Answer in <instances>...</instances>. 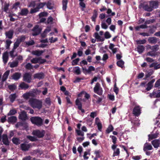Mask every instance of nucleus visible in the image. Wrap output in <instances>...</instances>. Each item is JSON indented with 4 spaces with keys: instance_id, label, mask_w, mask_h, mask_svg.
Instances as JSON below:
<instances>
[{
    "instance_id": "e433bc0d",
    "label": "nucleus",
    "mask_w": 160,
    "mask_h": 160,
    "mask_svg": "<svg viewBox=\"0 0 160 160\" xmlns=\"http://www.w3.org/2000/svg\"><path fill=\"white\" fill-rule=\"evenodd\" d=\"M98 16V13L97 12L96 10H94V13L92 16L91 18V19L92 21L93 22H95V19L97 18Z\"/></svg>"
},
{
    "instance_id": "052dcab7",
    "label": "nucleus",
    "mask_w": 160,
    "mask_h": 160,
    "mask_svg": "<svg viewBox=\"0 0 160 160\" xmlns=\"http://www.w3.org/2000/svg\"><path fill=\"white\" fill-rule=\"evenodd\" d=\"M49 40L51 43H54L58 40V38H53V37H52L49 39Z\"/></svg>"
},
{
    "instance_id": "423d86ee",
    "label": "nucleus",
    "mask_w": 160,
    "mask_h": 160,
    "mask_svg": "<svg viewBox=\"0 0 160 160\" xmlns=\"http://www.w3.org/2000/svg\"><path fill=\"white\" fill-rule=\"evenodd\" d=\"M117 145L116 144H113L112 146V148L113 151V157L118 156L120 154V149L117 148Z\"/></svg>"
},
{
    "instance_id": "4be33fe9",
    "label": "nucleus",
    "mask_w": 160,
    "mask_h": 160,
    "mask_svg": "<svg viewBox=\"0 0 160 160\" xmlns=\"http://www.w3.org/2000/svg\"><path fill=\"white\" fill-rule=\"evenodd\" d=\"M2 141L5 144L8 145L9 144V142L7 135L3 134L2 135Z\"/></svg>"
},
{
    "instance_id": "2eb2a0df",
    "label": "nucleus",
    "mask_w": 160,
    "mask_h": 160,
    "mask_svg": "<svg viewBox=\"0 0 160 160\" xmlns=\"http://www.w3.org/2000/svg\"><path fill=\"white\" fill-rule=\"evenodd\" d=\"M44 75L42 72L37 73L34 75V77L35 78H37L40 79L43 78H44Z\"/></svg>"
},
{
    "instance_id": "603ef678",
    "label": "nucleus",
    "mask_w": 160,
    "mask_h": 160,
    "mask_svg": "<svg viewBox=\"0 0 160 160\" xmlns=\"http://www.w3.org/2000/svg\"><path fill=\"white\" fill-rule=\"evenodd\" d=\"M14 50L13 49V50L9 52L10 56L12 58H14L17 55V54L15 52Z\"/></svg>"
},
{
    "instance_id": "a18cd8bd",
    "label": "nucleus",
    "mask_w": 160,
    "mask_h": 160,
    "mask_svg": "<svg viewBox=\"0 0 160 160\" xmlns=\"http://www.w3.org/2000/svg\"><path fill=\"white\" fill-rule=\"evenodd\" d=\"M17 113V111L14 109H11L8 113V115H14Z\"/></svg>"
},
{
    "instance_id": "774afa93",
    "label": "nucleus",
    "mask_w": 160,
    "mask_h": 160,
    "mask_svg": "<svg viewBox=\"0 0 160 160\" xmlns=\"http://www.w3.org/2000/svg\"><path fill=\"white\" fill-rule=\"evenodd\" d=\"M154 87L156 88H159L160 87V79L157 80L155 83Z\"/></svg>"
},
{
    "instance_id": "412c9836",
    "label": "nucleus",
    "mask_w": 160,
    "mask_h": 160,
    "mask_svg": "<svg viewBox=\"0 0 160 160\" xmlns=\"http://www.w3.org/2000/svg\"><path fill=\"white\" fill-rule=\"evenodd\" d=\"M152 148L151 145L148 144L147 142H146L144 145L143 150L144 151L147 150H151Z\"/></svg>"
},
{
    "instance_id": "c756f323",
    "label": "nucleus",
    "mask_w": 160,
    "mask_h": 160,
    "mask_svg": "<svg viewBox=\"0 0 160 160\" xmlns=\"http://www.w3.org/2000/svg\"><path fill=\"white\" fill-rule=\"evenodd\" d=\"M5 86L7 87L8 86V88L11 91H13L16 88V86L14 84H12V85H7L6 84Z\"/></svg>"
},
{
    "instance_id": "39448f33",
    "label": "nucleus",
    "mask_w": 160,
    "mask_h": 160,
    "mask_svg": "<svg viewBox=\"0 0 160 160\" xmlns=\"http://www.w3.org/2000/svg\"><path fill=\"white\" fill-rule=\"evenodd\" d=\"M32 134L39 138L43 137L45 134V131L43 130H35L33 131Z\"/></svg>"
},
{
    "instance_id": "37998d69",
    "label": "nucleus",
    "mask_w": 160,
    "mask_h": 160,
    "mask_svg": "<svg viewBox=\"0 0 160 160\" xmlns=\"http://www.w3.org/2000/svg\"><path fill=\"white\" fill-rule=\"evenodd\" d=\"M76 104L78 106V109H81V107H82V106L80 100L78 98L76 100Z\"/></svg>"
},
{
    "instance_id": "bf43d9fd",
    "label": "nucleus",
    "mask_w": 160,
    "mask_h": 160,
    "mask_svg": "<svg viewBox=\"0 0 160 160\" xmlns=\"http://www.w3.org/2000/svg\"><path fill=\"white\" fill-rule=\"evenodd\" d=\"M39 9L37 7L36 8H32L31 9L30 13H33L36 12L38 11Z\"/></svg>"
},
{
    "instance_id": "bb28decb",
    "label": "nucleus",
    "mask_w": 160,
    "mask_h": 160,
    "mask_svg": "<svg viewBox=\"0 0 160 160\" xmlns=\"http://www.w3.org/2000/svg\"><path fill=\"white\" fill-rule=\"evenodd\" d=\"M44 51L42 50H35L33 51L32 52V54L33 55L39 56L41 55L43 52Z\"/></svg>"
},
{
    "instance_id": "c9c22d12",
    "label": "nucleus",
    "mask_w": 160,
    "mask_h": 160,
    "mask_svg": "<svg viewBox=\"0 0 160 160\" xmlns=\"http://www.w3.org/2000/svg\"><path fill=\"white\" fill-rule=\"evenodd\" d=\"M68 0H63L62 1V9L63 10H66L67 8V4Z\"/></svg>"
},
{
    "instance_id": "4c0bfd02",
    "label": "nucleus",
    "mask_w": 160,
    "mask_h": 160,
    "mask_svg": "<svg viewBox=\"0 0 160 160\" xmlns=\"http://www.w3.org/2000/svg\"><path fill=\"white\" fill-rule=\"evenodd\" d=\"M82 94L84 95L85 97L87 99L89 98L90 97L89 94H88L87 93L84 91L82 92L80 94L78 95V96L79 97H80Z\"/></svg>"
},
{
    "instance_id": "680f3d73",
    "label": "nucleus",
    "mask_w": 160,
    "mask_h": 160,
    "mask_svg": "<svg viewBox=\"0 0 160 160\" xmlns=\"http://www.w3.org/2000/svg\"><path fill=\"white\" fill-rule=\"evenodd\" d=\"M26 44L28 46L33 45L34 43V42L33 40H31L25 42Z\"/></svg>"
},
{
    "instance_id": "473e14b6",
    "label": "nucleus",
    "mask_w": 160,
    "mask_h": 160,
    "mask_svg": "<svg viewBox=\"0 0 160 160\" xmlns=\"http://www.w3.org/2000/svg\"><path fill=\"white\" fill-rule=\"evenodd\" d=\"M137 51L139 53H142L144 50V47L142 45H139L137 48Z\"/></svg>"
},
{
    "instance_id": "5701e85b",
    "label": "nucleus",
    "mask_w": 160,
    "mask_h": 160,
    "mask_svg": "<svg viewBox=\"0 0 160 160\" xmlns=\"http://www.w3.org/2000/svg\"><path fill=\"white\" fill-rule=\"evenodd\" d=\"M148 40L149 43L152 44H155L157 41V38L154 37L149 38Z\"/></svg>"
},
{
    "instance_id": "393cba45",
    "label": "nucleus",
    "mask_w": 160,
    "mask_h": 160,
    "mask_svg": "<svg viewBox=\"0 0 160 160\" xmlns=\"http://www.w3.org/2000/svg\"><path fill=\"white\" fill-rule=\"evenodd\" d=\"M13 33V32L12 30H10L9 31L6 32V36L8 38L11 39L12 37Z\"/></svg>"
},
{
    "instance_id": "ddd939ff",
    "label": "nucleus",
    "mask_w": 160,
    "mask_h": 160,
    "mask_svg": "<svg viewBox=\"0 0 160 160\" xmlns=\"http://www.w3.org/2000/svg\"><path fill=\"white\" fill-rule=\"evenodd\" d=\"M94 36L98 42H103L105 40L103 37L101 36L97 32L95 33Z\"/></svg>"
},
{
    "instance_id": "f03ea898",
    "label": "nucleus",
    "mask_w": 160,
    "mask_h": 160,
    "mask_svg": "<svg viewBox=\"0 0 160 160\" xmlns=\"http://www.w3.org/2000/svg\"><path fill=\"white\" fill-rule=\"evenodd\" d=\"M31 121L33 123L37 126H40L42 124V119L39 117H32L31 118Z\"/></svg>"
},
{
    "instance_id": "2f4dec72",
    "label": "nucleus",
    "mask_w": 160,
    "mask_h": 160,
    "mask_svg": "<svg viewBox=\"0 0 160 160\" xmlns=\"http://www.w3.org/2000/svg\"><path fill=\"white\" fill-rule=\"evenodd\" d=\"M114 45L112 43H110L109 46V48L111 50L113 53H115L117 52V48H114Z\"/></svg>"
},
{
    "instance_id": "b1692460",
    "label": "nucleus",
    "mask_w": 160,
    "mask_h": 160,
    "mask_svg": "<svg viewBox=\"0 0 160 160\" xmlns=\"http://www.w3.org/2000/svg\"><path fill=\"white\" fill-rule=\"evenodd\" d=\"M51 30V28L49 27H48L46 28L43 33L41 34L42 37L43 38L45 37L47 33H48Z\"/></svg>"
},
{
    "instance_id": "4468645a",
    "label": "nucleus",
    "mask_w": 160,
    "mask_h": 160,
    "mask_svg": "<svg viewBox=\"0 0 160 160\" xmlns=\"http://www.w3.org/2000/svg\"><path fill=\"white\" fill-rule=\"evenodd\" d=\"M19 118L22 120H26L28 118L26 113L23 111L22 112L19 114Z\"/></svg>"
},
{
    "instance_id": "a878e982",
    "label": "nucleus",
    "mask_w": 160,
    "mask_h": 160,
    "mask_svg": "<svg viewBox=\"0 0 160 160\" xmlns=\"http://www.w3.org/2000/svg\"><path fill=\"white\" fill-rule=\"evenodd\" d=\"M150 68L154 67V69H157L160 68V64H158L156 62L152 63L150 65Z\"/></svg>"
},
{
    "instance_id": "58836bf2",
    "label": "nucleus",
    "mask_w": 160,
    "mask_h": 160,
    "mask_svg": "<svg viewBox=\"0 0 160 160\" xmlns=\"http://www.w3.org/2000/svg\"><path fill=\"white\" fill-rule=\"evenodd\" d=\"M114 128L112 125H110L109 126L106 130V132L107 133H109L113 130Z\"/></svg>"
},
{
    "instance_id": "de8ad7c7",
    "label": "nucleus",
    "mask_w": 160,
    "mask_h": 160,
    "mask_svg": "<svg viewBox=\"0 0 160 160\" xmlns=\"http://www.w3.org/2000/svg\"><path fill=\"white\" fill-rule=\"evenodd\" d=\"M95 70V68L93 66H90L87 69H86V71L88 72H90L91 71H94Z\"/></svg>"
},
{
    "instance_id": "09e8293b",
    "label": "nucleus",
    "mask_w": 160,
    "mask_h": 160,
    "mask_svg": "<svg viewBox=\"0 0 160 160\" xmlns=\"http://www.w3.org/2000/svg\"><path fill=\"white\" fill-rule=\"evenodd\" d=\"M147 55L150 56L152 57L155 56L157 55V53L155 52L152 51L148 52L147 54Z\"/></svg>"
},
{
    "instance_id": "864d4df0",
    "label": "nucleus",
    "mask_w": 160,
    "mask_h": 160,
    "mask_svg": "<svg viewBox=\"0 0 160 160\" xmlns=\"http://www.w3.org/2000/svg\"><path fill=\"white\" fill-rule=\"evenodd\" d=\"M38 15L39 18H41L42 17L47 16H48V13L47 12H43L40 13Z\"/></svg>"
},
{
    "instance_id": "a19ab883",
    "label": "nucleus",
    "mask_w": 160,
    "mask_h": 160,
    "mask_svg": "<svg viewBox=\"0 0 160 160\" xmlns=\"http://www.w3.org/2000/svg\"><path fill=\"white\" fill-rule=\"evenodd\" d=\"M16 97V94H11L9 97L11 102H13L14 101Z\"/></svg>"
},
{
    "instance_id": "6e6552de",
    "label": "nucleus",
    "mask_w": 160,
    "mask_h": 160,
    "mask_svg": "<svg viewBox=\"0 0 160 160\" xmlns=\"http://www.w3.org/2000/svg\"><path fill=\"white\" fill-rule=\"evenodd\" d=\"M9 72L10 71L8 70L6 71L3 74L2 79L1 82L0 83V88L2 87V84L7 79Z\"/></svg>"
},
{
    "instance_id": "f3484780",
    "label": "nucleus",
    "mask_w": 160,
    "mask_h": 160,
    "mask_svg": "<svg viewBox=\"0 0 160 160\" xmlns=\"http://www.w3.org/2000/svg\"><path fill=\"white\" fill-rule=\"evenodd\" d=\"M95 123L97 125L98 130L101 131L102 128V125L100 122L99 119L98 118H96L95 119Z\"/></svg>"
},
{
    "instance_id": "72a5a7b5",
    "label": "nucleus",
    "mask_w": 160,
    "mask_h": 160,
    "mask_svg": "<svg viewBox=\"0 0 160 160\" xmlns=\"http://www.w3.org/2000/svg\"><path fill=\"white\" fill-rule=\"evenodd\" d=\"M17 119L16 117L11 116L8 118V121L10 122H16Z\"/></svg>"
},
{
    "instance_id": "7c9ffc66",
    "label": "nucleus",
    "mask_w": 160,
    "mask_h": 160,
    "mask_svg": "<svg viewBox=\"0 0 160 160\" xmlns=\"http://www.w3.org/2000/svg\"><path fill=\"white\" fill-rule=\"evenodd\" d=\"M19 87L22 89H26L29 87V86L27 84L22 82L19 85Z\"/></svg>"
},
{
    "instance_id": "6ab92c4d",
    "label": "nucleus",
    "mask_w": 160,
    "mask_h": 160,
    "mask_svg": "<svg viewBox=\"0 0 160 160\" xmlns=\"http://www.w3.org/2000/svg\"><path fill=\"white\" fill-rule=\"evenodd\" d=\"M8 52H4L2 55V59L4 63H6L8 60Z\"/></svg>"
},
{
    "instance_id": "9b49d317",
    "label": "nucleus",
    "mask_w": 160,
    "mask_h": 160,
    "mask_svg": "<svg viewBox=\"0 0 160 160\" xmlns=\"http://www.w3.org/2000/svg\"><path fill=\"white\" fill-rule=\"evenodd\" d=\"M31 75L29 73H25L23 76L24 81L28 82H30L31 79Z\"/></svg>"
},
{
    "instance_id": "8fccbe9b",
    "label": "nucleus",
    "mask_w": 160,
    "mask_h": 160,
    "mask_svg": "<svg viewBox=\"0 0 160 160\" xmlns=\"http://www.w3.org/2000/svg\"><path fill=\"white\" fill-rule=\"evenodd\" d=\"M105 38L106 39H108L111 37V35L110 34V33L107 31L105 32L104 34Z\"/></svg>"
},
{
    "instance_id": "5fc2aeb1",
    "label": "nucleus",
    "mask_w": 160,
    "mask_h": 160,
    "mask_svg": "<svg viewBox=\"0 0 160 160\" xmlns=\"http://www.w3.org/2000/svg\"><path fill=\"white\" fill-rule=\"evenodd\" d=\"M12 43V42L9 40H7L6 41V48H7L8 49Z\"/></svg>"
},
{
    "instance_id": "338daca9",
    "label": "nucleus",
    "mask_w": 160,
    "mask_h": 160,
    "mask_svg": "<svg viewBox=\"0 0 160 160\" xmlns=\"http://www.w3.org/2000/svg\"><path fill=\"white\" fill-rule=\"evenodd\" d=\"M46 5L48 8L49 9H52L53 7L51 2H48L47 3H46Z\"/></svg>"
},
{
    "instance_id": "aec40b11",
    "label": "nucleus",
    "mask_w": 160,
    "mask_h": 160,
    "mask_svg": "<svg viewBox=\"0 0 160 160\" xmlns=\"http://www.w3.org/2000/svg\"><path fill=\"white\" fill-rule=\"evenodd\" d=\"M158 47L159 46L157 45H156L152 46H151L150 45H148L147 46L148 48H150L151 50L155 52L158 50Z\"/></svg>"
},
{
    "instance_id": "a211bd4d",
    "label": "nucleus",
    "mask_w": 160,
    "mask_h": 160,
    "mask_svg": "<svg viewBox=\"0 0 160 160\" xmlns=\"http://www.w3.org/2000/svg\"><path fill=\"white\" fill-rule=\"evenodd\" d=\"M152 143L155 148H157L160 144V141L158 140H155L152 142Z\"/></svg>"
},
{
    "instance_id": "c03bdc74",
    "label": "nucleus",
    "mask_w": 160,
    "mask_h": 160,
    "mask_svg": "<svg viewBox=\"0 0 160 160\" xmlns=\"http://www.w3.org/2000/svg\"><path fill=\"white\" fill-rule=\"evenodd\" d=\"M124 62L122 60H119L117 62V64L118 66L122 68L124 66Z\"/></svg>"
},
{
    "instance_id": "0eeeda50",
    "label": "nucleus",
    "mask_w": 160,
    "mask_h": 160,
    "mask_svg": "<svg viewBox=\"0 0 160 160\" xmlns=\"http://www.w3.org/2000/svg\"><path fill=\"white\" fill-rule=\"evenodd\" d=\"M42 29L40 28L38 25H36L32 30L33 32L32 35L33 36L39 34L41 32Z\"/></svg>"
},
{
    "instance_id": "6e6d98bb",
    "label": "nucleus",
    "mask_w": 160,
    "mask_h": 160,
    "mask_svg": "<svg viewBox=\"0 0 160 160\" xmlns=\"http://www.w3.org/2000/svg\"><path fill=\"white\" fill-rule=\"evenodd\" d=\"M25 38L24 36H22L18 38L17 40L20 43L21 42L24 41L25 39Z\"/></svg>"
},
{
    "instance_id": "79ce46f5",
    "label": "nucleus",
    "mask_w": 160,
    "mask_h": 160,
    "mask_svg": "<svg viewBox=\"0 0 160 160\" xmlns=\"http://www.w3.org/2000/svg\"><path fill=\"white\" fill-rule=\"evenodd\" d=\"M13 142L16 145H18L20 143V141L17 138H13L12 139Z\"/></svg>"
},
{
    "instance_id": "e2e57ef3",
    "label": "nucleus",
    "mask_w": 160,
    "mask_h": 160,
    "mask_svg": "<svg viewBox=\"0 0 160 160\" xmlns=\"http://www.w3.org/2000/svg\"><path fill=\"white\" fill-rule=\"evenodd\" d=\"M146 42L145 39L140 40L137 41V42L138 44H144Z\"/></svg>"
},
{
    "instance_id": "9d476101",
    "label": "nucleus",
    "mask_w": 160,
    "mask_h": 160,
    "mask_svg": "<svg viewBox=\"0 0 160 160\" xmlns=\"http://www.w3.org/2000/svg\"><path fill=\"white\" fill-rule=\"evenodd\" d=\"M34 96V94L32 92H29L24 93L22 97L24 99H28L30 97H33Z\"/></svg>"
},
{
    "instance_id": "c85d7f7f",
    "label": "nucleus",
    "mask_w": 160,
    "mask_h": 160,
    "mask_svg": "<svg viewBox=\"0 0 160 160\" xmlns=\"http://www.w3.org/2000/svg\"><path fill=\"white\" fill-rule=\"evenodd\" d=\"M158 135V133H156L154 134H151L148 135L149 140H150L154 138H156Z\"/></svg>"
},
{
    "instance_id": "f704fd0d",
    "label": "nucleus",
    "mask_w": 160,
    "mask_h": 160,
    "mask_svg": "<svg viewBox=\"0 0 160 160\" xmlns=\"http://www.w3.org/2000/svg\"><path fill=\"white\" fill-rule=\"evenodd\" d=\"M101 27L102 28L106 29L108 28V25H107L104 21H102L101 22Z\"/></svg>"
},
{
    "instance_id": "f8f14e48",
    "label": "nucleus",
    "mask_w": 160,
    "mask_h": 160,
    "mask_svg": "<svg viewBox=\"0 0 160 160\" xmlns=\"http://www.w3.org/2000/svg\"><path fill=\"white\" fill-rule=\"evenodd\" d=\"M30 147V144L26 143L22 144L21 145V149L23 151H26L28 150Z\"/></svg>"
},
{
    "instance_id": "cd10ccee",
    "label": "nucleus",
    "mask_w": 160,
    "mask_h": 160,
    "mask_svg": "<svg viewBox=\"0 0 160 160\" xmlns=\"http://www.w3.org/2000/svg\"><path fill=\"white\" fill-rule=\"evenodd\" d=\"M73 72L77 75L80 74L81 72L80 68L78 67H76L73 68Z\"/></svg>"
},
{
    "instance_id": "1a4fd4ad",
    "label": "nucleus",
    "mask_w": 160,
    "mask_h": 160,
    "mask_svg": "<svg viewBox=\"0 0 160 160\" xmlns=\"http://www.w3.org/2000/svg\"><path fill=\"white\" fill-rule=\"evenodd\" d=\"M141 113V108L139 106H136L133 108V113L136 116H138Z\"/></svg>"
},
{
    "instance_id": "f257e3e1",
    "label": "nucleus",
    "mask_w": 160,
    "mask_h": 160,
    "mask_svg": "<svg viewBox=\"0 0 160 160\" xmlns=\"http://www.w3.org/2000/svg\"><path fill=\"white\" fill-rule=\"evenodd\" d=\"M29 103L31 107L33 108H37L40 109L42 107V102L41 100L31 98L29 100Z\"/></svg>"
},
{
    "instance_id": "7ed1b4c3",
    "label": "nucleus",
    "mask_w": 160,
    "mask_h": 160,
    "mask_svg": "<svg viewBox=\"0 0 160 160\" xmlns=\"http://www.w3.org/2000/svg\"><path fill=\"white\" fill-rule=\"evenodd\" d=\"M149 5L150 8H146V10L148 11H151L153 8H156L158 6V3L157 2L154 1H150L149 2Z\"/></svg>"
},
{
    "instance_id": "49530a36",
    "label": "nucleus",
    "mask_w": 160,
    "mask_h": 160,
    "mask_svg": "<svg viewBox=\"0 0 160 160\" xmlns=\"http://www.w3.org/2000/svg\"><path fill=\"white\" fill-rule=\"evenodd\" d=\"M107 13L109 15V16H113L115 15V13L112 12V10L110 9H108L107 11Z\"/></svg>"
},
{
    "instance_id": "ea45409f",
    "label": "nucleus",
    "mask_w": 160,
    "mask_h": 160,
    "mask_svg": "<svg viewBox=\"0 0 160 160\" xmlns=\"http://www.w3.org/2000/svg\"><path fill=\"white\" fill-rule=\"evenodd\" d=\"M28 11L27 9L24 8L22 10L20 14L22 15H26L28 13Z\"/></svg>"
},
{
    "instance_id": "13d9d810",
    "label": "nucleus",
    "mask_w": 160,
    "mask_h": 160,
    "mask_svg": "<svg viewBox=\"0 0 160 160\" xmlns=\"http://www.w3.org/2000/svg\"><path fill=\"white\" fill-rule=\"evenodd\" d=\"M46 5V2H41L38 4L37 6L39 9L42 8L45 5Z\"/></svg>"
},
{
    "instance_id": "0e129e2a",
    "label": "nucleus",
    "mask_w": 160,
    "mask_h": 160,
    "mask_svg": "<svg viewBox=\"0 0 160 160\" xmlns=\"http://www.w3.org/2000/svg\"><path fill=\"white\" fill-rule=\"evenodd\" d=\"M25 68L27 69L30 70L32 68L33 66L30 63H28L25 66Z\"/></svg>"
},
{
    "instance_id": "4d7b16f0",
    "label": "nucleus",
    "mask_w": 160,
    "mask_h": 160,
    "mask_svg": "<svg viewBox=\"0 0 160 160\" xmlns=\"http://www.w3.org/2000/svg\"><path fill=\"white\" fill-rule=\"evenodd\" d=\"M20 3L19 2H17L15 3L13 6L12 8L14 9L15 10L17 9L18 8H19Z\"/></svg>"
},
{
    "instance_id": "3c124183",
    "label": "nucleus",
    "mask_w": 160,
    "mask_h": 160,
    "mask_svg": "<svg viewBox=\"0 0 160 160\" xmlns=\"http://www.w3.org/2000/svg\"><path fill=\"white\" fill-rule=\"evenodd\" d=\"M18 62H13L10 63V66L11 68H14L17 67L18 65Z\"/></svg>"
},
{
    "instance_id": "20e7f679",
    "label": "nucleus",
    "mask_w": 160,
    "mask_h": 160,
    "mask_svg": "<svg viewBox=\"0 0 160 160\" xmlns=\"http://www.w3.org/2000/svg\"><path fill=\"white\" fill-rule=\"evenodd\" d=\"M94 91L95 92L99 95H101L102 93V90L99 83H97L94 88Z\"/></svg>"
},
{
    "instance_id": "69168bd1",
    "label": "nucleus",
    "mask_w": 160,
    "mask_h": 160,
    "mask_svg": "<svg viewBox=\"0 0 160 160\" xmlns=\"http://www.w3.org/2000/svg\"><path fill=\"white\" fill-rule=\"evenodd\" d=\"M79 61V58H76V59L73 60L72 62V65H77Z\"/></svg>"
},
{
    "instance_id": "dca6fc26",
    "label": "nucleus",
    "mask_w": 160,
    "mask_h": 160,
    "mask_svg": "<svg viewBox=\"0 0 160 160\" xmlns=\"http://www.w3.org/2000/svg\"><path fill=\"white\" fill-rule=\"evenodd\" d=\"M21 74L20 73L16 72L12 76V79L15 80H18L21 77Z\"/></svg>"
}]
</instances>
